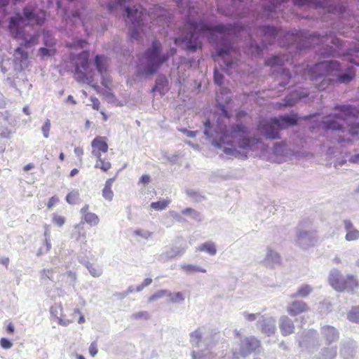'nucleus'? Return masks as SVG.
Returning <instances> with one entry per match:
<instances>
[{"label": "nucleus", "mask_w": 359, "mask_h": 359, "mask_svg": "<svg viewBox=\"0 0 359 359\" xmlns=\"http://www.w3.org/2000/svg\"><path fill=\"white\" fill-rule=\"evenodd\" d=\"M341 70V64L337 61H323L314 65L304 74L315 82L318 90H324L335 83L347 84L355 79V71L352 66L347 67L344 73H340Z\"/></svg>", "instance_id": "nucleus-1"}, {"label": "nucleus", "mask_w": 359, "mask_h": 359, "mask_svg": "<svg viewBox=\"0 0 359 359\" xmlns=\"http://www.w3.org/2000/svg\"><path fill=\"white\" fill-rule=\"evenodd\" d=\"M196 13L194 8L189 10L187 22L186 29H188L189 34L185 38H175V43L179 44L180 42L186 43V48L191 52H195L197 49L202 48L201 38L205 35L212 34L215 32L225 33L226 28L222 25L209 26L203 23L201 20L195 19L194 14Z\"/></svg>", "instance_id": "nucleus-2"}, {"label": "nucleus", "mask_w": 359, "mask_h": 359, "mask_svg": "<svg viewBox=\"0 0 359 359\" xmlns=\"http://www.w3.org/2000/svg\"><path fill=\"white\" fill-rule=\"evenodd\" d=\"M334 113L326 117L322 124L325 130H341L347 124V131L351 137L359 134V122H352L353 118L359 119V109L348 104L336 105Z\"/></svg>", "instance_id": "nucleus-3"}, {"label": "nucleus", "mask_w": 359, "mask_h": 359, "mask_svg": "<svg viewBox=\"0 0 359 359\" xmlns=\"http://www.w3.org/2000/svg\"><path fill=\"white\" fill-rule=\"evenodd\" d=\"M219 136L222 144H233L236 143L241 149H248L259 142L248 137V129L242 123L233 125L230 130L226 128L223 130H216Z\"/></svg>", "instance_id": "nucleus-4"}, {"label": "nucleus", "mask_w": 359, "mask_h": 359, "mask_svg": "<svg viewBox=\"0 0 359 359\" xmlns=\"http://www.w3.org/2000/svg\"><path fill=\"white\" fill-rule=\"evenodd\" d=\"M297 115H285L279 118L269 119L262 118L259 121L257 130L267 139L276 140L280 138L279 131L288 126L297 124Z\"/></svg>", "instance_id": "nucleus-5"}, {"label": "nucleus", "mask_w": 359, "mask_h": 359, "mask_svg": "<svg viewBox=\"0 0 359 359\" xmlns=\"http://www.w3.org/2000/svg\"><path fill=\"white\" fill-rule=\"evenodd\" d=\"M24 21V18L20 15H18L15 17L11 18L10 20V24L8 26L9 30L15 39H20L24 40V42L20 44L19 47H18L14 52V60L15 62L23 63L28 60L29 54L27 51H25L23 48H30L32 46H35L38 43V35H33L29 37V39H25L21 34L20 32V25Z\"/></svg>", "instance_id": "nucleus-6"}, {"label": "nucleus", "mask_w": 359, "mask_h": 359, "mask_svg": "<svg viewBox=\"0 0 359 359\" xmlns=\"http://www.w3.org/2000/svg\"><path fill=\"white\" fill-rule=\"evenodd\" d=\"M161 43L158 41L154 40L151 46L145 51L142 58L139 59L140 62L142 60H144L146 62L144 67L145 74H154L161 65L168 60L170 55L161 54ZM175 53V48L170 49V55H173Z\"/></svg>", "instance_id": "nucleus-7"}, {"label": "nucleus", "mask_w": 359, "mask_h": 359, "mask_svg": "<svg viewBox=\"0 0 359 359\" xmlns=\"http://www.w3.org/2000/svg\"><path fill=\"white\" fill-rule=\"evenodd\" d=\"M206 327H198L189 334L191 344L200 349V352L196 353L194 351L191 353V359H213L215 354L212 351L205 353L203 350L205 337L208 336L206 334Z\"/></svg>", "instance_id": "nucleus-8"}, {"label": "nucleus", "mask_w": 359, "mask_h": 359, "mask_svg": "<svg viewBox=\"0 0 359 359\" xmlns=\"http://www.w3.org/2000/svg\"><path fill=\"white\" fill-rule=\"evenodd\" d=\"M127 18L131 21L133 28L130 32V39L131 40H139L140 38V32L142 26V17L144 9L141 6H134V8L127 7L126 8Z\"/></svg>", "instance_id": "nucleus-9"}, {"label": "nucleus", "mask_w": 359, "mask_h": 359, "mask_svg": "<svg viewBox=\"0 0 359 359\" xmlns=\"http://www.w3.org/2000/svg\"><path fill=\"white\" fill-rule=\"evenodd\" d=\"M89 52L82 51L76 57L74 70V79L85 83L89 81Z\"/></svg>", "instance_id": "nucleus-10"}, {"label": "nucleus", "mask_w": 359, "mask_h": 359, "mask_svg": "<svg viewBox=\"0 0 359 359\" xmlns=\"http://www.w3.org/2000/svg\"><path fill=\"white\" fill-rule=\"evenodd\" d=\"M257 33L262 37L264 47L273 43L277 37L280 46H285L283 41H282L283 39H280V36L283 33L282 29H278L273 27H262L257 29Z\"/></svg>", "instance_id": "nucleus-11"}, {"label": "nucleus", "mask_w": 359, "mask_h": 359, "mask_svg": "<svg viewBox=\"0 0 359 359\" xmlns=\"http://www.w3.org/2000/svg\"><path fill=\"white\" fill-rule=\"evenodd\" d=\"M261 347L260 341L253 336L247 337L240 344L239 353L246 357L251 353H257Z\"/></svg>", "instance_id": "nucleus-12"}, {"label": "nucleus", "mask_w": 359, "mask_h": 359, "mask_svg": "<svg viewBox=\"0 0 359 359\" xmlns=\"http://www.w3.org/2000/svg\"><path fill=\"white\" fill-rule=\"evenodd\" d=\"M257 327L267 335L273 334L276 330V321L273 318L261 316L257 322Z\"/></svg>", "instance_id": "nucleus-13"}, {"label": "nucleus", "mask_w": 359, "mask_h": 359, "mask_svg": "<svg viewBox=\"0 0 359 359\" xmlns=\"http://www.w3.org/2000/svg\"><path fill=\"white\" fill-rule=\"evenodd\" d=\"M324 57L326 56H340L343 57V60L348 61L350 63L359 66V48L351 49L345 54H337L334 50H332L328 53H321Z\"/></svg>", "instance_id": "nucleus-14"}, {"label": "nucleus", "mask_w": 359, "mask_h": 359, "mask_svg": "<svg viewBox=\"0 0 359 359\" xmlns=\"http://www.w3.org/2000/svg\"><path fill=\"white\" fill-rule=\"evenodd\" d=\"M206 334H208V336L205 337V340L203 346V350H205V353H207L208 351H211L210 350L212 349L219 342L221 339L219 332L216 331L215 330H210L207 328Z\"/></svg>", "instance_id": "nucleus-15"}, {"label": "nucleus", "mask_w": 359, "mask_h": 359, "mask_svg": "<svg viewBox=\"0 0 359 359\" xmlns=\"http://www.w3.org/2000/svg\"><path fill=\"white\" fill-rule=\"evenodd\" d=\"M161 298H165L167 302L175 304H180L184 300L182 293H155L149 298L148 301L151 302Z\"/></svg>", "instance_id": "nucleus-16"}, {"label": "nucleus", "mask_w": 359, "mask_h": 359, "mask_svg": "<svg viewBox=\"0 0 359 359\" xmlns=\"http://www.w3.org/2000/svg\"><path fill=\"white\" fill-rule=\"evenodd\" d=\"M92 154L96 158H100L102 153H107L108 144L104 137L97 136L91 142Z\"/></svg>", "instance_id": "nucleus-17"}, {"label": "nucleus", "mask_w": 359, "mask_h": 359, "mask_svg": "<svg viewBox=\"0 0 359 359\" xmlns=\"http://www.w3.org/2000/svg\"><path fill=\"white\" fill-rule=\"evenodd\" d=\"M23 15L26 20L29 22H33L36 25H41L45 20L46 13L44 11H41L38 13H35L33 10L29 7H25L23 9Z\"/></svg>", "instance_id": "nucleus-18"}, {"label": "nucleus", "mask_w": 359, "mask_h": 359, "mask_svg": "<svg viewBox=\"0 0 359 359\" xmlns=\"http://www.w3.org/2000/svg\"><path fill=\"white\" fill-rule=\"evenodd\" d=\"M308 95V92L304 91V90H301L300 91H294L286 97L283 103H280L278 104V107L280 108L282 107L293 106L299 99L306 97Z\"/></svg>", "instance_id": "nucleus-19"}, {"label": "nucleus", "mask_w": 359, "mask_h": 359, "mask_svg": "<svg viewBox=\"0 0 359 359\" xmlns=\"http://www.w3.org/2000/svg\"><path fill=\"white\" fill-rule=\"evenodd\" d=\"M90 206L88 204H86L81 209V213L82 214V220L90 226H96L100 222L98 216L93 212H89Z\"/></svg>", "instance_id": "nucleus-20"}, {"label": "nucleus", "mask_w": 359, "mask_h": 359, "mask_svg": "<svg viewBox=\"0 0 359 359\" xmlns=\"http://www.w3.org/2000/svg\"><path fill=\"white\" fill-rule=\"evenodd\" d=\"M321 334L327 344H330L339 339V332L337 330L330 325L323 326L321 327Z\"/></svg>", "instance_id": "nucleus-21"}, {"label": "nucleus", "mask_w": 359, "mask_h": 359, "mask_svg": "<svg viewBox=\"0 0 359 359\" xmlns=\"http://www.w3.org/2000/svg\"><path fill=\"white\" fill-rule=\"evenodd\" d=\"M355 342L348 339L342 342L340 349V354L344 359H350L355 353Z\"/></svg>", "instance_id": "nucleus-22"}, {"label": "nucleus", "mask_w": 359, "mask_h": 359, "mask_svg": "<svg viewBox=\"0 0 359 359\" xmlns=\"http://www.w3.org/2000/svg\"><path fill=\"white\" fill-rule=\"evenodd\" d=\"M280 329L283 335L287 336L294 332V325L287 316H282L280 319Z\"/></svg>", "instance_id": "nucleus-23"}, {"label": "nucleus", "mask_w": 359, "mask_h": 359, "mask_svg": "<svg viewBox=\"0 0 359 359\" xmlns=\"http://www.w3.org/2000/svg\"><path fill=\"white\" fill-rule=\"evenodd\" d=\"M306 304L302 301H294L287 308L288 313L295 316L305 311H306Z\"/></svg>", "instance_id": "nucleus-24"}, {"label": "nucleus", "mask_w": 359, "mask_h": 359, "mask_svg": "<svg viewBox=\"0 0 359 359\" xmlns=\"http://www.w3.org/2000/svg\"><path fill=\"white\" fill-rule=\"evenodd\" d=\"M345 229L347 231L346 240L348 241H355L359 238V231L355 229L349 220L344 221Z\"/></svg>", "instance_id": "nucleus-25"}, {"label": "nucleus", "mask_w": 359, "mask_h": 359, "mask_svg": "<svg viewBox=\"0 0 359 359\" xmlns=\"http://www.w3.org/2000/svg\"><path fill=\"white\" fill-rule=\"evenodd\" d=\"M302 41H304V43L309 44L308 46L303 47V48H310L311 46H314L315 45H319L320 43H323L325 42H327L328 41V37L327 36L320 37V36H316V35H311L308 37L305 36L304 38V39H302ZM299 49H302V48L299 47Z\"/></svg>", "instance_id": "nucleus-26"}, {"label": "nucleus", "mask_w": 359, "mask_h": 359, "mask_svg": "<svg viewBox=\"0 0 359 359\" xmlns=\"http://www.w3.org/2000/svg\"><path fill=\"white\" fill-rule=\"evenodd\" d=\"M168 90V81L165 76H160L156 79V84L151 89L152 92L158 91L164 95Z\"/></svg>", "instance_id": "nucleus-27"}, {"label": "nucleus", "mask_w": 359, "mask_h": 359, "mask_svg": "<svg viewBox=\"0 0 359 359\" xmlns=\"http://www.w3.org/2000/svg\"><path fill=\"white\" fill-rule=\"evenodd\" d=\"M344 278L337 272L330 273L329 276V283L336 290H342Z\"/></svg>", "instance_id": "nucleus-28"}, {"label": "nucleus", "mask_w": 359, "mask_h": 359, "mask_svg": "<svg viewBox=\"0 0 359 359\" xmlns=\"http://www.w3.org/2000/svg\"><path fill=\"white\" fill-rule=\"evenodd\" d=\"M114 180V178L108 179L102 189V196L109 201H111L114 197V192L111 187Z\"/></svg>", "instance_id": "nucleus-29"}, {"label": "nucleus", "mask_w": 359, "mask_h": 359, "mask_svg": "<svg viewBox=\"0 0 359 359\" xmlns=\"http://www.w3.org/2000/svg\"><path fill=\"white\" fill-rule=\"evenodd\" d=\"M288 56L283 55V57L280 56H273L271 58L267 59L265 61V65L274 67V66H283L285 65V60L288 61Z\"/></svg>", "instance_id": "nucleus-30"}, {"label": "nucleus", "mask_w": 359, "mask_h": 359, "mask_svg": "<svg viewBox=\"0 0 359 359\" xmlns=\"http://www.w3.org/2000/svg\"><path fill=\"white\" fill-rule=\"evenodd\" d=\"M95 63L97 71L101 74H104L107 70V57L103 55H96Z\"/></svg>", "instance_id": "nucleus-31"}, {"label": "nucleus", "mask_w": 359, "mask_h": 359, "mask_svg": "<svg viewBox=\"0 0 359 359\" xmlns=\"http://www.w3.org/2000/svg\"><path fill=\"white\" fill-rule=\"evenodd\" d=\"M358 285L355 276H348L346 278H344L342 290H353L358 287Z\"/></svg>", "instance_id": "nucleus-32"}, {"label": "nucleus", "mask_w": 359, "mask_h": 359, "mask_svg": "<svg viewBox=\"0 0 359 359\" xmlns=\"http://www.w3.org/2000/svg\"><path fill=\"white\" fill-rule=\"evenodd\" d=\"M230 54V48H221L217 51V55H214V60L217 61V57H222V59L224 61L226 67H231L233 65V62L231 60H226V56L229 55Z\"/></svg>", "instance_id": "nucleus-33"}, {"label": "nucleus", "mask_w": 359, "mask_h": 359, "mask_svg": "<svg viewBox=\"0 0 359 359\" xmlns=\"http://www.w3.org/2000/svg\"><path fill=\"white\" fill-rule=\"evenodd\" d=\"M337 355V348H324L320 353V359H332Z\"/></svg>", "instance_id": "nucleus-34"}, {"label": "nucleus", "mask_w": 359, "mask_h": 359, "mask_svg": "<svg viewBox=\"0 0 359 359\" xmlns=\"http://www.w3.org/2000/svg\"><path fill=\"white\" fill-rule=\"evenodd\" d=\"M95 167L101 169L103 172H107L111 168V164L109 161L103 159L102 156H100V158H97Z\"/></svg>", "instance_id": "nucleus-35"}, {"label": "nucleus", "mask_w": 359, "mask_h": 359, "mask_svg": "<svg viewBox=\"0 0 359 359\" xmlns=\"http://www.w3.org/2000/svg\"><path fill=\"white\" fill-rule=\"evenodd\" d=\"M181 269L187 273H193L196 272L205 273L206 270L203 268L194 266L193 264H183Z\"/></svg>", "instance_id": "nucleus-36"}, {"label": "nucleus", "mask_w": 359, "mask_h": 359, "mask_svg": "<svg viewBox=\"0 0 359 359\" xmlns=\"http://www.w3.org/2000/svg\"><path fill=\"white\" fill-rule=\"evenodd\" d=\"M198 250L199 251H205L211 255H215L216 252H217L216 248H215L214 243H210V242H207V243L202 244L201 245H200L198 247Z\"/></svg>", "instance_id": "nucleus-37"}, {"label": "nucleus", "mask_w": 359, "mask_h": 359, "mask_svg": "<svg viewBox=\"0 0 359 359\" xmlns=\"http://www.w3.org/2000/svg\"><path fill=\"white\" fill-rule=\"evenodd\" d=\"M170 203V200H162L151 203V208L155 210L160 211L165 209Z\"/></svg>", "instance_id": "nucleus-38"}, {"label": "nucleus", "mask_w": 359, "mask_h": 359, "mask_svg": "<svg viewBox=\"0 0 359 359\" xmlns=\"http://www.w3.org/2000/svg\"><path fill=\"white\" fill-rule=\"evenodd\" d=\"M348 318L351 322L359 323V305L352 308L348 313Z\"/></svg>", "instance_id": "nucleus-39"}, {"label": "nucleus", "mask_w": 359, "mask_h": 359, "mask_svg": "<svg viewBox=\"0 0 359 359\" xmlns=\"http://www.w3.org/2000/svg\"><path fill=\"white\" fill-rule=\"evenodd\" d=\"M79 199V193L76 190H73L68 193L66 196V201L69 204H76Z\"/></svg>", "instance_id": "nucleus-40"}, {"label": "nucleus", "mask_w": 359, "mask_h": 359, "mask_svg": "<svg viewBox=\"0 0 359 359\" xmlns=\"http://www.w3.org/2000/svg\"><path fill=\"white\" fill-rule=\"evenodd\" d=\"M56 53V49L55 48H44L41 47L39 49V54L41 57L47 56H53Z\"/></svg>", "instance_id": "nucleus-41"}, {"label": "nucleus", "mask_w": 359, "mask_h": 359, "mask_svg": "<svg viewBox=\"0 0 359 359\" xmlns=\"http://www.w3.org/2000/svg\"><path fill=\"white\" fill-rule=\"evenodd\" d=\"M182 215H190L194 219L201 221L200 213L193 208H185L182 211Z\"/></svg>", "instance_id": "nucleus-42"}, {"label": "nucleus", "mask_w": 359, "mask_h": 359, "mask_svg": "<svg viewBox=\"0 0 359 359\" xmlns=\"http://www.w3.org/2000/svg\"><path fill=\"white\" fill-rule=\"evenodd\" d=\"M89 272L94 277H98L102 274V269L100 266L94 265L93 264H88L86 265Z\"/></svg>", "instance_id": "nucleus-43"}, {"label": "nucleus", "mask_w": 359, "mask_h": 359, "mask_svg": "<svg viewBox=\"0 0 359 359\" xmlns=\"http://www.w3.org/2000/svg\"><path fill=\"white\" fill-rule=\"evenodd\" d=\"M243 316L245 320L249 322H252L257 320H258L259 318H261L262 316L259 313H250L247 311L243 312Z\"/></svg>", "instance_id": "nucleus-44"}, {"label": "nucleus", "mask_w": 359, "mask_h": 359, "mask_svg": "<svg viewBox=\"0 0 359 359\" xmlns=\"http://www.w3.org/2000/svg\"><path fill=\"white\" fill-rule=\"evenodd\" d=\"M149 314L147 311H140L137 313H135L131 315L130 318L134 320H140L144 319L147 320L149 318Z\"/></svg>", "instance_id": "nucleus-45"}, {"label": "nucleus", "mask_w": 359, "mask_h": 359, "mask_svg": "<svg viewBox=\"0 0 359 359\" xmlns=\"http://www.w3.org/2000/svg\"><path fill=\"white\" fill-rule=\"evenodd\" d=\"M53 222L58 226H62L65 223V218L62 215H59L56 213L53 215L52 218Z\"/></svg>", "instance_id": "nucleus-46"}, {"label": "nucleus", "mask_w": 359, "mask_h": 359, "mask_svg": "<svg viewBox=\"0 0 359 359\" xmlns=\"http://www.w3.org/2000/svg\"><path fill=\"white\" fill-rule=\"evenodd\" d=\"M44 43L47 47L55 48V41L48 32L44 34Z\"/></svg>", "instance_id": "nucleus-47"}, {"label": "nucleus", "mask_w": 359, "mask_h": 359, "mask_svg": "<svg viewBox=\"0 0 359 359\" xmlns=\"http://www.w3.org/2000/svg\"><path fill=\"white\" fill-rule=\"evenodd\" d=\"M61 311H62V308L60 305L52 306L50 308V315L53 317L57 318V320L60 318L59 314H60Z\"/></svg>", "instance_id": "nucleus-48"}, {"label": "nucleus", "mask_w": 359, "mask_h": 359, "mask_svg": "<svg viewBox=\"0 0 359 359\" xmlns=\"http://www.w3.org/2000/svg\"><path fill=\"white\" fill-rule=\"evenodd\" d=\"M50 130V121L49 119H46L43 126L41 128V130L45 138H48L49 137V133Z\"/></svg>", "instance_id": "nucleus-49"}, {"label": "nucleus", "mask_w": 359, "mask_h": 359, "mask_svg": "<svg viewBox=\"0 0 359 359\" xmlns=\"http://www.w3.org/2000/svg\"><path fill=\"white\" fill-rule=\"evenodd\" d=\"M224 80V76L222 74H219L217 69H215L214 71V81L215 83L220 86L222 84Z\"/></svg>", "instance_id": "nucleus-50"}, {"label": "nucleus", "mask_w": 359, "mask_h": 359, "mask_svg": "<svg viewBox=\"0 0 359 359\" xmlns=\"http://www.w3.org/2000/svg\"><path fill=\"white\" fill-rule=\"evenodd\" d=\"M60 201L59 198L57 196H53L50 198H49L48 203H47V208L48 210H50L55 206L57 203H58Z\"/></svg>", "instance_id": "nucleus-51"}, {"label": "nucleus", "mask_w": 359, "mask_h": 359, "mask_svg": "<svg viewBox=\"0 0 359 359\" xmlns=\"http://www.w3.org/2000/svg\"><path fill=\"white\" fill-rule=\"evenodd\" d=\"M86 43H87V42L85 40L79 39V40H77L76 41H74L73 43H67V47L70 48L76 47V46H79V48H83L84 46V45Z\"/></svg>", "instance_id": "nucleus-52"}, {"label": "nucleus", "mask_w": 359, "mask_h": 359, "mask_svg": "<svg viewBox=\"0 0 359 359\" xmlns=\"http://www.w3.org/2000/svg\"><path fill=\"white\" fill-rule=\"evenodd\" d=\"M0 344L1 346L4 349H9L13 346L12 342L6 338H1L0 341Z\"/></svg>", "instance_id": "nucleus-53"}, {"label": "nucleus", "mask_w": 359, "mask_h": 359, "mask_svg": "<svg viewBox=\"0 0 359 359\" xmlns=\"http://www.w3.org/2000/svg\"><path fill=\"white\" fill-rule=\"evenodd\" d=\"M89 353L93 356L94 357L95 355H97V343L95 341H93L90 346H89Z\"/></svg>", "instance_id": "nucleus-54"}, {"label": "nucleus", "mask_w": 359, "mask_h": 359, "mask_svg": "<svg viewBox=\"0 0 359 359\" xmlns=\"http://www.w3.org/2000/svg\"><path fill=\"white\" fill-rule=\"evenodd\" d=\"M318 335L317 332L313 330H311L308 332L307 334L305 336L306 339H303L302 341H299V344L301 346H302V344L304 342H307L308 339L307 338H314Z\"/></svg>", "instance_id": "nucleus-55"}, {"label": "nucleus", "mask_w": 359, "mask_h": 359, "mask_svg": "<svg viewBox=\"0 0 359 359\" xmlns=\"http://www.w3.org/2000/svg\"><path fill=\"white\" fill-rule=\"evenodd\" d=\"M152 283V279L151 278H147L144 280V281L137 286V290L138 291L142 290L144 289L146 286L149 285Z\"/></svg>", "instance_id": "nucleus-56"}, {"label": "nucleus", "mask_w": 359, "mask_h": 359, "mask_svg": "<svg viewBox=\"0 0 359 359\" xmlns=\"http://www.w3.org/2000/svg\"><path fill=\"white\" fill-rule=\"evenodd\" d=\"M90 100L92 102L93 109L98 111L100 109V102L99 100L97 97H93V96H91L90 97Z\"/></svg>", "instance_id": "nucleus-57"}, {"label": "nucleus", "mask_w": 359, "mask_h": 359, "mask_svg": "<svg viewBox=\"0 0 359 359\" xmlns=\"http://www.w3.org/2000/svg\"><path fill=\"white\" fill-rule=\"evenodd\" d=\"M301 33H296L294 34L293 33L287 32L284 34L283 38H285L287 40H294L296 41L297 38L300 37Z\"/></svg>", "instance_id": "nucleus-58"}, {"label": "nucleus", "mask_w": 359, "mask_h": 359, "mask_svg": "<svg viewBox=\"0 0 359 359\" xmlns=\"http://www.w3.org/2000/svg\"><path fill=\"white\" fill-rule=\"evenodd\" d=\"M239 355L240 353H238L236 351H231L225 355L224 359H239Z\"/></svg>", "instance_id": "nucleus-59"}, {"label": "nucleus", "mask_w": 359, "mask_h": 359, "mask_svg": "<svg viewBox=\"0 0 359 359\" xmlns=\"http://www.w3.org/2000/svg\"><path fill=\"white\" fill-rule=\"evenodd\" d=\"M134 233L137 236H142L144 238H148L151 236V233L149 231H144L143 232L142 230H136L135 231Z\"/></svg>", "instance_id": "nucleus-60"}, {"label": "nucleus", "mask_w": 359, "mask_h": 359, "mask_svg": "<svg viewBox=\"0 0 359 359\" xmlns=\"http://www.w3.org/2000/svg\"><path fill=\"white\" fill-rule=\"evenodd\" d=\"M74 154L76 155L77 157L79 158L80 161L82 159V156L83 155V149L82 147H78L74 148Z\"/></svg>", "instance_id": "nucleus-61"}, {"label": "nucleus", "mask_w": 359, "mask_h": 359, "mask_svg": "<svg viewBox=\"0 0 359 359\" xmlns=\"http://www.w3.org/2000/svg\"><path fill=\"white\" fill-rule=\"evenodd\" d=\"M149 182H150V177L147 175H143L140 177V181H139V182L142 184H147L149 183Z\"/></svg>", "instance_id": "nucleus-62"}, {"label": "nucleus", "mask_w": 359, "mask_h": 359, "mask_svg": "<svg viewBox=\"0 0 359 359\" xmlns=\"http://www.w3.org/2000/svg\"><path fill=\"white\" fill-rule=\"evenodd\" d=\"M294 4L297 6L308 5L311 2V0H293Z\"/></svg>", "instance_id": "nucleus-63"}, {"label": "nucleus", "mask_w": 359, "mask_h": 359, "mask_svg": "<svg viewBox=\"0 0 359 359\" xmlns=\"http://www.w3.org/2000/svg\"><path fill=\"white\" fill-rule=\"evenodd\" d=\"M349 161L353 163L359 164V153L351 156Z\"/></svg>", "instance_id": "nucleus-64"}]
</instances>
